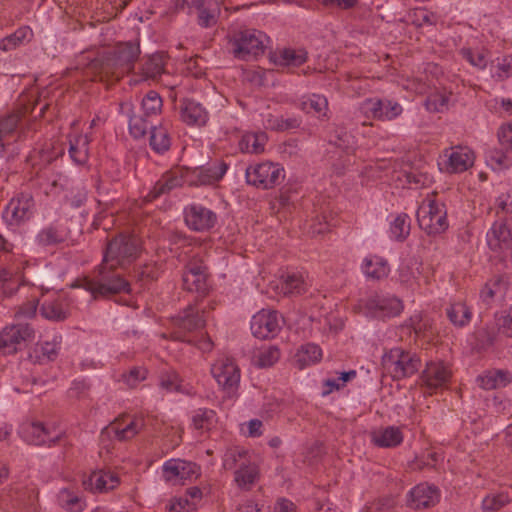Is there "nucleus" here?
<instances>
[{"mask_svg":"<svg viewBox=\"0 0 512 512\" xmlns=\"http://www.w3.org/2000/svg\"><path fill=\"white\" fill-rule=\"evenodd\" d=\"M259 476L258 467L253 463L239 464V469L235 471V482L237 486L244 490H250Z\"/></svg>","mask_w":512,"mask_h":512,"instance_id":"nucleus-34","label":"nucleus"},{"mask_svg":"<svg viewBox=\"0 0 512 512\" xmlns=\"http://www.w3.org/2000/svg\"><path fill=\"white\" fill-rule=\"evenodd\" d=\"M190 170L179 168L173 170L165 175L156 182L153 189L147 195L149 200L155 199L162 194L168 193L171 190L181 187L183 184L187 183L189 185L190 180Z\"/></svg>","mask_w":512,"mask_h":512,"instance_id":"nucleus-18","label":"nucleus"},{"mask_svg":"<svg viewBox=\"0 0 512 512\" xmlns=\"http://www.w3.org/2000/svg\"><path fill=\"white\" fill-rule=\"evenodd\" d=\"M145 422L142 417L123 416L115 419L110 425L102 430L101 435L113 434L119 441H127L134 438L144 428Z\"/></svg>","mask_w":512,"mask_h":512,"instance_id":"nucleus-13","label":"nucleus"},{"mask_svg":"<svg viewBox=\"0 0 512 512\" xmlns=\"http://www.w3.org/2000/svg\"><path fill=\"white\" fill-rule=\"evenodd\" d=\"M180 377L175 371H167L160 376V386L168 392L179 391Z\"/></svg>","mask_w":512,"mask_h":512,"instance_id":"nucleus-58","label":"nucleus"},{"mask_svg":"<svg viewBox=\"0 0 512 512\" xmlns=\"http://www.w3.org/2000/svg\"><path fill=\"white\" fill-rule=\"evenodd\" d=\"M35 202L31 194L19 193L13 197L3 211V219L9 226H19L34 214Z\"/></svg>","mask_w":512,"mask_h":512,"instance_id":"nucleus-9","label":"nucleus"},{"mask_svg":"<svg viewBox=\"0 0 512 512\" xmlns=\"http://www.w3.org/2000/svg\"><path fill=\"white\" fill-rule=\"evenodd\" d=\"M28 440L34 445H48L51 446L58 439L59 435L51 436L47 428L42 423H32L28 429Z\"/></svg>","mask_w":512,"mask_h":512,"instance_id":"nucleus-39","label":"nucleus"},{"mask_svg":"<svg viewBox=\"0 0 512 512\" xmlns=\"http://www.w3.org/2000/svg\"><path fill=\"white\" fill-rule=\"evenodd\" d=\"M59 501L62 508L70 512H82L85 507L82 498L66 488L60 491Z\"/></svg>","mask_w":512,"mask_h":512,"instance_id":"nucleus-46","label":"nucleus"},{"mask_svg":"<svg viewBox=\"0 0 512 512\" xmlns=\"http://www.w3.org/2000/svg\"><path fill=\"white\" fill-rule=\"evenodd\" d=\"M498 137L501 146L512 152V124L502 126L498 132Z\"/></svg>","mask_w":512,"mask_h":512,"instance_id":"nucleus-64","label":"nucleus"},{"mask_svg":"<svg viewBox=\"0 0 512 512\" xmlns=\"http://www.w3.org/2000/svg\"><path fill=\"white\" fill-rule=\"evenodd\" d=\"M140 55L139 41L118 42L104 49L91 62V66L99 74L115 76L117 79L130 72Z\"/></svg>","mask_w":512,"mask_h":512,"instance_id":"nucleus-2","label":"nucleus"},{"mask_svg":"<svg viewBox=\"0 0 512 512\" xmlns=\"http://www.w3.org/2000/svg\"><path fill=\"white\" fill-rule=\"evenodd\" d=\"M61 340V336H55L52 341L38 343L34 350L37 360L39 362L55 360L60 350Z\"/></svg>","mask_w":512,"mask_h":512,"instance_id":"nucleus-41","label":"nucleus"},{"mask_svg":"<svg viewBox=\"0 0 512 512\" xmlns=\"http://www.w3.org/2000/svg\"><path fill=\"white\" fill-rule=\"evenodd\" d=\"M508 288V282L504 276H494L480 291V299L489 305L496 296H503Z\"/></svg>","mask_w":512,"mask_h":512,"instance_id":"nucleus-31","label":"nucleus"},{"mask_svg":"<svg viewBox=\"0 0 512 512\" xmlns=\"http://www.w3.org/2000/svg\"><path fill=\"white\" fill-rule=\"evenodd\" d=\"M163 64L160 57L153 56L144 66V73L147 77L155 78L163 72Z\"/></svg>","mask_w":512,"mask_h":512,"instance_id":"nucleus-63","label":"nucleus"},{"mask_svg":"<svg viewBox=\"0 0 512 512\" xmlns=\"http://www.w3.org/2000/svg\"><path fill=\"white\" fill-rule=\"evenodd\" d=\"M245 176L248 184L271 189L284 180L285 172L279 164L267 161L247 167Z\"/></svg>","mask_w":512,"mask_h":512,"instance_id":"nucleus-6","label":"nucleus"},{"mask_svg":"<svg viewBox=\"0 0 512 512\" xmlns=\"http://www.w3.org/2000/svg\"><path fill=\"white\" fill-rule=\"evenodd\" d=\"M211 374L228 395L234 393L240 382V369L230 358L218 359L211 367Z\"/></svg>","mask_w":512,"mask_h":512,"instance_id":"nucleus-10","label":"nucleus"},{"mask_svg":"<svg viewBox=\"0 0 512 512\" xmlns=\"http://www.w3.org/2000/svg\"><path fill=\"white\" fill-rule=\"evenodd\" d=\"M512 501L509 491L492 492L485 496L481 503L483 512H497Z\"/></svg>","mask_w":512,"mask_h":512,"instance_id":"nucleus-38","label":"nucleus"},{"mask_svg":"<svg viewBox=\"0 0 512 512\" xmlns=\"http://www.w3.org/2000/svg\"><path fill=\"white\" fill-rule=\"evenodd\" d=\"M439 497L436 486L421 483L410 490L407 504L413 509L429 508L439 502Z\"/></svg>","mask_w":512,"mask_h":512,"instance_id":"nucleus-22","label":"nucleus"},{"mask_svg":"<svg viewBox=\"0 0 512 512\" xmlns=\"http://www.w3.org/2000/svg\"><path fill=\"white\" fill-rule=\"evenodd\" d=\"M174 330L171 337L187 343H192L193 339L187 336V333L203 329L205 327V319L203 313L194 305H188L182 312L172 318Z\"/></svg>","mask_w":512,"mask_h":512,"instance_id":"nucleus-8","label":"nucleus"},{"mask_svg":"<svg viewBox=\"0 0 512 512\" xmlns=\"http://www.w3.org/2000/svg\"><path fill=\"white\" fill-rule=\"evenodd\" d=\"M367 313L375 318L398 316L403 310L402 301L395 296L373 295L364 304Z\"/></svg>","mask_w":512,"mask_h":512,"instance_id":"nucleus-12","label":"nucleus"},{"mask_svg":"<svg viewBox=\"0 0 512 512\" xmlns=\"http://www.w3.org/2000/svg\"><path fill=\"white\" fill-rule=\"evenodd\" d=\"M207 268L199 260H191L187 263L182 280L185 290L196 292L204 296L208 292Z\"/></svg>","mask_w":512,"mask_h":512,"instance_id":"nucleus-14","label":"nucleus"},{"mask_svg":"<svg viewBox=\"0 0 512 512\" xmlns=\"http://www.w3.org/2000/svg\"><path fill=\"white\" fill-rule=\"evenodd\" d=\"M363 108L365 113L378 120H392L403 111L402 106L398 102L376 98L367 99L363 104Z\"/></svg>","mask_w":512,"mask_h":512,"instance_id":"nucleus-21","label":"nucleus"},{"mask_svg":"<svg viewBox=\"0 0 512 512\" xmlns=\"http://www.w3.org/2000/svg\"><path fill=\"white\" fill-rule=\"evenodd\" d=\"M460 54L471 65L479 69H484L487 65L486 54L483 51H473L471 48H462Z\"/></svg>","mask_w":512,"mask_h":512,"instance_id":"nucleus-56","label":"nucleus"},{"mask_svg":"<svg viewBox=\"0 0 512 512\" xmlns=\"http://www.w3.org/2000/svg\"><path fill=\"white\" fill-rule=\"evenodd\" d=\"M216 220V214L202 205L192 204L185 209V222L195 231L209 230Z\"/></svg>","mask_w":512,"mask_h":512,"instance_id":"nucleus-20","label":"nucleus"},{"mask_svg":"<svg viewBox=\"0 0 512 512\" xmlns=\"http://www.w3.org/2000/svg\"><path fill=\"white\" fill-rule=\"evenodd\" d=\"M37 102L22 98L16 107L7 115L0 118V145L4 148L24 134V127H29L27 117L31 114Z\"/></svg>","mask_w":512,"mask_h":512,"instance_id":"nucleus-3","label":"nucleus"},{"mask_svg":"<svg viewBox=\"0 0 512 512\" xmlns=\"http://www.w3.org/2000/svg\"><path fill=\"white\" fill-rule=\"evenodd\" d=\"M281 289L285 295H301L306 292L307 283L302 274L292 273L283 277Z\"/></svg>","mask_w":512,"mask_h":512,"instance_id":"nucleus-42","label":"nucleus"},{"mask_svg":"<svg viewBox=\"0 0 512 512\" xmlns=\"http://www.w3.org/2000/svg\"><path fill=\"white\" fill-rule=\"evenodd\" d=\"M278 313L276 311L261 310L251 320L252 334L259 339H270L280 331Z\"/></svg>","mask_w":512,"mask_h":512,"instance_id":"nucleus-15","label":"nucleus"},{"mask_svg":"<svg viewBox=\"0 0 512 512\" xmlns=\"http://www.w3.org/2000/svg\"><path fill=\"white\" fill-rule=\"evenodd\" d=\"M329 143L342 150H347L353 145V136L344 127L337 126L329 136Z\"/></svg>","mask_w":512,"mask_h":512,"instance_id":"nucleus-52","label":"nucleus"},{"mask_svg":"<svg viewBox=\"0 0 512 512\" xmlns=\"http://www.w3.org/2000/svg\"><path fill=\"white\" fill-rule=\"evenodd\" d=\"M280 350L276 346H269L260 350L255 359V365L258 368L272 367L280 359Z\"/></svg>","mask_w":512,"mask_h":512,"instance_id":"nucleus-49","label":"nucleus"},{"mask_svg":"<svg viewBox=\"0 0 512 512\" xmlns=\"http://www.w3.org/2000/svg\"><path fill=\"white\" fill-rule=\"evenodd\" d=\"M371 439L378 447L392 448L402 443L403 434L398 427L388 426L373 431Z\"/></svg>","mask_w":512,"mask_h":512,"instance_id":"nucleus-27","label":"nucleus"},{"mask_svg":"<svg viewBox=\"0 0 512 512\" xmlns=\"http://www.w3.org/2000/svg\"><path fill=\"white\" fill-rule=\"evenodd\" d=\"M163 473L166 480H190L200 475V467L194 463L182 459H170L163 465Z\"/></svg>","mask_w":512,"mask_h":512,"instance_id":"nucleus-24","label":"nucleus"},{"mask_svg":"<svg viewBox=\"0 0 512 512\" xmlns=\"http://www.w3.org/2000/svg\"><path fill=\"white\" fill-rule=\"evenodd\" d=\"M169 509L174 512H194L197 510V505L184 495L173 499Z\"/></svg>","mask_w":512,"mask_h":512,"instance_id":"nucleus-61","label":"nucleus"},{"mask_svg":"<svg viewBox=\"0 0 512 512\" xmlns=\"http://www.w3.org/2000/svg\"><path fill=\"white\" fill-rule=\"evenodd\" d=\"M268 137L264 132L248 133L242 137L240 147L243 152L259 154L264 151Z\"/></svg>","mask_w":512,"mask_h":512,"instance_id":"nucleus-40","label":"nucleus"},{"mask_svg":"<svg viewBox=\"0 0 512 512\" xmlns=\"http://www.w3.org/2000/svg\"><path fill=\"white\" fill-rule=\"evenodd\" d=\"M479 386L485 390H492L507 386L512 381V376L508 371L491 370L477 378Z\"/></svg>","mask_w":512,"mask_h":512,"instance_id":"nucleus-30","label":"nucleus"},{"mask_svg":"<svg viewBox=\"0 0 512 512\" xmlns=\"http://www.w3.org/2000/svg\"><path fill=\"white\" fill-rule=\"evenodd\" d=\"M449 95L442 92L431 93L425 100V107L430 112H443L448 108Z\"/></svg>","mask_w":512,"mask_h":512,"instance_id":"nucleus-53","label":"nucleus"},{"mask_svg":"<svg viewBox=\"0 0 512 512\" xmlns=\"http://www.w3.org/2000/svg\"><path fill=\"white\" fill-rule=\"evenodd\" d=\"M228 50L238 60L248 61L263 55L266 44L256 34H228Z\"/></svg>","mask_w":512,"mask_h":512,"instance_id":"nucleus-7","label":"nucleus"},{"mask_svg":"<svg viewBox=\"0 0 512 512\" xmlns=\"http://www.w3.org/2000/svg\"><path fill=\"white\" fill-rule=\"evenodd\" d=\"M496 215L512 213V192L502 193L495 201Z\"/></svg>","mask_w":512,"mask_h":512,"instance_id":"nucleus-60","label":"nucleus"},{"mask_svg":"<svg viewBox=\"0 0 512 512\" xmlns=\"http://www.w3.org/2000/svg\"><path fill=\"white\" fill-rule=\"evenodd\" d=\"M306 52L285 48L275 55V63L281 66H300L306 61Z\"/></svg>","mask_w":512,"mask_h":512,"instance_id":"nucleus-43","label":"nucleus"},{"mask_svg":"<svg viewBox=\"0 0 512 512\" xmlns=\"http://www.w3.org/2000/svg\"><path fill=\"white\" fill-rule=\"evenodd\" d=\"M180 119L188 126L203 127L209 119L208 111L199 102L184 98L180 101Z\"/></svg>","mask_w":512,"mask_h":512,"instance_id":"nucleus-23","label":"nucleus"},{"mask_svg":"<svg viewBox=\"0 0 512 512\" xmlns=\"http://www.w3.org/2000/svg\"><path fill=\"white\" fill-rule=\"evenodd\" d=\"M382 366L394 380H400L414 375L421 367V360L415 353L396 347L383 355Z\"/></svg>","mask_w":512,"mask_h":512,"instance_id":"nucleus-4","label":"nucleus"},{"mask_svg":"<svg viewBox=\"0 0 512 512\" xmlns=\"http://www.w3.org/2000/svg\"><path fill=\"white\" fill-rule=\"evenodd\" d=\"M147 120L141 115L129 116V131L134 138H142L150 128Z\"/></svg>","mask_w":512,"mask_h":512,"instance_id":"nucleus-55","label":"nucleus"},{"mask_svg":"<svg viewBox=\"0 0 512 512\" xmlns=\"http://www.w3.org/2000/svg\"><path fill=\"white\" fill-rule=\"evenodd\" d=\"M141 106L145 116L157 115L161 112L163 101L156 91L150 90L143 97Z\"/></svg>","mask_w":512,"mask_h":512,"instance_id":"nucleus-48","label":"nucleus"},{"mask_svg":"<svg viewBox=\"0 0 512 512\" xmlns=\"http://www.w3.org/2000/svg\"><path fill=\"white\" fill-rule=\"evenodd\" d=\"M299 108L305 113H314L318 119H328V100L320 94H311L301 99Z\"/></svg>","mask_w":512,"mask_h":512,"instance_id":"nucleus-29","label":"nucleus"},{"mask_svg":"<svg viewBox=\"0 0 512 512\" xmlns=\"http://www.w3.org/2000/svg\"><path fill=\"white\" fill-rule=\"evenodd\" d=\"M247 451L240 447H232L226 450L223 456V468L226 470H232L236 468L238 463L245 461L247 463Z\"/></svg>","mask_w":512,"mask_h":512,"instance_id":"nucleus-51","label":"nucleus"},{"mask_svg":"<svg viewBox=\"0 0 512 512\" xmlns=\"http://www.w3.org/2000/svg\"><path fill=\"white\" fill-rule=\"evenodd\" d=\"M149 145L158 154L167 152L171 147V137L168 129L163 125L151 126Z\"/></svg>","mask_w":512,"mask_h":512,"instance_id":"nucleus-32","label":"nucleus"},{"mask_svg":"<svg viewBox=\"0 0 512 512\" xmlns=\"http://www.w3.org/2000/svg\"><path fill=\"white\" fill-rule=\"evenodd\" d=\"M449 321L458 328L466 326L472 318L470 308L464 302H455L446 309Z\"/></svg>","mask_w":512,"mask_h":512,"instance_id":"nucleus-36","label":"nucleus"},{"mask_svg":"<svg viewBox=\"0 0 512 512\" xmlns=\"http://www.w3.org/2000/svg\"><path fill=\"white\" fill-rule=\"evenodd\" d=\"M488 245L493 251L512 247V230L506 222L496 221L488 233Z\"/></svg>","mask_w":512,"mask_h":512,"instance_id":"nucleus-26","label":"nucleus"},{"mask_svg":"<svg viewBox=\"0 0 512 512\" xmlns=\"http://www.w3.org/2000/svg\"><path fill=\"white\" fill-rule=\"evenodd\" d=\"M216 413L207 408L198 409L193 418V426L197 430H209L215 423Z\"/></svg>","mask_w":512,"mask_h":512,"instance_id":"nucleus-50","label":"nucleus"},{"mask_svg":"<svg viewBox=\"0 0 512 512\" xmlns=\"http://www.w3.org/2000/svg\"><path fill=\"white\" fill-rule=\"evenodd\" d=\"M497 331L507 337H512V307L495 315Z\"/></svg>","mask_w":512,"mask_h":512,"instance_id":"nucleus-54","label":"nucleus"},{"mask_svg":"<svg viewBox=\"0 0 512 512\" xmlns=\"http://www.w3.org/2000/svg\"><path fill=\"white\" fill-rule=\"evenodd\" d=\"M445 170L449 173H461L474 164L473 152L462 146L451 147L444 151Z\"/></svg>","mask_w":512,"mask_h":512,"instance_id":"nucleus-19","label":"nucleus"},{"mask_svg":"<svg viewBox=\"0 0 512 512\" xmlns=\"http://www.w3.org/2000/svg\"><path fill=\"white\" fill-rule=\"evenodd\" d=\"M512 76V57H504L496 65V71L493 77L498 81H503Z\"/></svg>","mask_w":512,"mask_h":512,"instance_id":"nucleus-59","label":"nucleus"},{"mask_svg":"<svg viewBox=\"0 0 512 512\" xmlns=\"http://www.w3.org/2000/svg\"><path fill=\"white\" fill-rule=\"evenodd\" d=\"M139 239L131 234L120 233L109 240L104 250L102 263L97 269L96 279L84 278L78 286L89 291L96 299L121 292H129L130 284L116 272L117 268L132 263L139 255Z\"/></svg>","mask_w":512,"mask_h":512,"instance_id":"nucleus-1","label":"nucleus"},{"mask_svg":"<svg viewBox=\"0 0 512 512\" xmlns=\"http://www.w3.org/2000/svg\"><path fill=\"white\" fill-rule=\"evenodd\" d=\"M451 378L450 369L442 362L427 363L421 374V385L425 391L432 394L447 385Z\"/></svg>","mask_w":512,"mask_h":512,"instance_id":"nucleus-16","label":"nucleus"},{"mask_svg":"<svg viewBox=\"0 0 512 512\" xmlns=\"http://www.w3.org/2000/svg\"><path fill=\"white\" fill-rule=\"evenodd\" d=\"M321 358V348L313 343L302 345L295 355V361L299 369H304L311 364H315L320 361Z\"/></svg>","mask_w":512,"mask_h":512,"instance_id":"nucleus-35","label":"nucleus"},{"mask_svg":"<svg viewBox=\"0 0 512 512\" xmlns=\"http://www.w3.org/2000/svg\"><path fill=\"white\" fill-rule=\"evenodd\" d=\"M361 268L366 277L375 280L387 277L390 271L387 260L377 255L365 257Z\"/></svg>","mask_w":512,"mask_h":512,"instance_id":"nucleus-28","label":"nucleus"},{"mask_svg":"<svg viewBox=\"0 0 512 512\" xmlns=\"http://www.w3.org/2000/svg\"><path fill=\"white\" fill-rule=\"evenodd\" d=\"M4 353H15L21 345L35 338V331L29 324H13L6 326L0 333Z\"/></svg>","mask_w":512,"mask_h":512,"instance_id":"nucleus-11","label":"nucleus"},{"mask_svg":"<svg viewBox=\"0 0 512 512\" xmlns=\"http://www.w3.org/2000/svg\"><path fill=\"white\" fill-rule=\"evenodd\" d=\"M40 314L47 320L62 322L68 318L69 309L63 301L56 299L45 301L40 307Z\"/></svg>","mask_w":512,"mask_h":512,"instance_id":"nucleus-33","label":"nucleus"},{"mask_svg":"<svg viewBox=\"0 0 512 512\" xmlns=\"http://www.w3.org/2000/svg\"><path fill=\"white\" fill-rule=\"evenodd\" d=\"M119 484L118 476L110 471H94L82 481L85 490L91 492H107Z\"/></svg>","mask_w":512,"mask_h":512,"instance_id":"nucleus-25","label":"nucleus"},{"mask_svg":"<svg viewBox=\"0 0 512 512\" xmlns=\"http://www.w3.org/2000/svg\"><path fill=\"white\" fill-rule=\"evenodd\" d=\"M391 233L398 241H404L410 233V218L406 213L396 216L390 227Z\"/></svg>","mask_w":512,"mask_h":512,"instance_id":"nucleus-47","label":"nucleus"},{"mask_svg":"<svg viewBox=\"0 0 512 512\" xmlns=\"http://www.w3.org/2000/svg\"><path fill=\"white\" fill-rule=\"evenodd\" d=\"M228 165L222 160H216L206 167H198L190 171V186L212 185L225 175Z\"/></svg>","mask_w":512,"mask_h":512,"instance_id":"nucleus-17","label":"nucleus"},{"mask_svg":"<svg viewBox=\"0 0 512 512\" xmlns=\"http://www.w3.org/2000/svg\"><path fill=\"white\" fill-rule=\"evenodd\" d=\"M37 307H38L37 299L29 300V301L23 303L22 305L18 306V308L15 312V317L19 318V319L20 318H24V319L32 318L36 315Z\"/></svg>","mask_w":512,"mask_h":512,"instance_id":"nucleus-62","label":"nucleus"},{"mask_svg":"<svg viewBox=\"0 0 512 512\" xmlns=\"http://www.w3.org/2000/svg\"><path fill=\"white\" fill-rule=\"evenodd\" d=\"M510 153V150L504 152L501 149H492L488 153V158L495 165V168H508L512 162Z\"/></svg>","mask_w":512,"mask_h":512,"instance_id":"nucleus-57","label":"nucleus"},{"mask_svg":"<svg viewBox=\"0 0 512 512\" xmlns=\"http://www.w3.org/2000/svg\"><path fill=\"white\" fill-rule=\"evenodd\" d=\"M64 241V233L54 225L44 227L36 236L37 244L44 247L57 245Z\"/></svg>","mask_w":512,"mask_h":512,"instance_id":"nucleus-44","label":"nucleus"},{"mask_svg":"<svg viewBox=\"0 0 512 512\" xmlns=\"http://www.w3.org/2000/svg\"><path fill=\"white\" fill-rule=\"evenodd\" d=\"M89 139L86 135H76L69 139V155L77 164H84L88 160Z\"/></svg>","mask_w":512,"mask_h":512,"instance_id":"nucleus-37","label":"nucleus"},{"mask_svg":"<svg viewBox=\"0 0 512 512\" xmlns=\"http://www.w3.org/2000/svg\"><path fill=\"white\" fill-rule=\"evenodd\" d=\"M420 228L428 235H436L448 228L445 205L434 199L425 200L417 211Z\"/></svg>","mask_w":512,"mask_h":512,"instance_id":"nucleus-5","label":"nucleus"},{"mask_svg":"<svg viewBox=\"0 0 512 512\" xmlns=\"http://www.w3.org/2000/svg\"><path fill=\"white\" fill-rule=\"evenodd\" d=\"M497 328L493 326H484L474 333L475 346L478 350H488L494 346L497 340Z\"/></svg>","mask_w":512,"mask_h":512,"instance_id":"nucleus-45","label":"nucleus"}]
</instances>
